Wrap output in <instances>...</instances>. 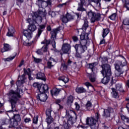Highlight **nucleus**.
I'll use <instances>...</instances> for the list:
<instances>
[{"label":"nucleus","mask_w":129,"mask_h":129,"mask_svg":"<svg viewBox=\"0 0 129 129\" xmlns=\"http://www.w3.org/2000/svg\"><path fill=\"white\" fill-rule=\"evenodd\" d=\"M9 101L11 104L12 110L7 111V115L13 116V121L11 122V124L14 127L18 126L19 122L22 120L21 115L19 113H16V104L17 101L22 97L23 95V90L19 88L16 91L14 90H10L7 94Z\"/></svg>","instance_id":"nucleus-1"},{"label":"nucleus","mask_w":129,"mask_h":129,"mask_svg":"<svg viewBox=\"0 0 129 129\" xmlns=\"http://www.w3.org/2000/svg\"><path fill=\"white\" fill-rule=\"evenodd\" d=\"M82 29L85 32H83L80 35V44H77L74 46L76 51V56L78 58L80 57V54L84 53L87 50V46L89 45V43L91 41L88 40V33L89 32H91V29L90 27H88L87 19L84 20V23Z\"/></svg>","instance_id":"nucleus-2"},{"label":"nucleus","mask_w":129,"mask_h":129,"mask_svg":"<svg viewBox=\"0 0 129 129\" xmlns=\"http://www.w3.org/2000/svg\"><path fill=\"white\" fill-rule=\"evenodd\" d=\"M42 17H45V13L42 11H39L33 13L32 19H27L26 20L27 23L29 24V26H28V31L31 32H35V30L37 29L38 22H42Z\"/></svg>","instance_id":"nucleus-3"},{"label":"nucleus","mask_w":129,"mask_h":129,"mask_svg":"<svg viewBox=\"0 0 129 129\" xmlns=\"http://www.w3.org/2000/svg\"><path fill=\"white\" fill-rule=\"evenodd\" d=\"M102 70L101 71L103 76H105L102 80L103 84H107L110 80V76H111V69L110 66L107 64L102 66Z\"/></svg>","instance_id":"nucleus-4"},{"label":"nucleus","mask_w":129,"mask_h":129,"mask_svg":"<svg viewBox=\"0 0 129 129\" xmlns=\"http://www.w3.org/2000/svg\"><path fill=\"white\" fill-rule=\"evenodd\" d=\"M96 66V63L94 62L92 63H89L87 64V67L88 68H89L90 69H91L92 72L93 73V75H89V79L91 81V82H94L95 81V77H96V73H97L98 71L97 69L95 68Z\"/></svg>","instance_id":"nucleus-5"},{"label":"nucleus","mask_w":129,"mask_h":129,"mask_svg":"<svg viewBox=\"0 0 129 129\" xmlns=\"http://www.w3.org/2000/svg\"><path fill=\"white\" fill-rule=\"evenodd\" d=\"M87 14L88 17L91 19L92 23H94L95 21H99L101 19L100 14H95L91 11L89 12H87Z\"/></svg>","instance_id":"nucleus-6"},{"label":"nucleus","mask_w":129,"mask_h":129,"mask_svg":"<svg viewBox=\"0 0 129 129\" xmlns=\"http://www.w3.org/2000/svg\"><path fill=\"white\" fill-rule=\"evenodd\" d=\"M66 116L67 118H68V122L67 123H64L63 127L64 129H69L70 126L73 125V124L74 123L73 117H72V116H71L70 115H67V114H66Z\"/></svg>","instance_id":"nucleus-7"},{"label":"nucleus","mask_w":129,"mask_h":129,"mask_svg":"<svg viewBox=\"0 0 129 129\" xmlns=\"http://www.w3.org/2000/svg\"><path fill=\"white\" fill-rule=\"evenodd\" d=\"M46 23H44L43 24H41L38 26V33L36 34L35 36V38L36 40H38L39 38H40V36H41V34L44 32V30H45L46 28Z\"/></svg>","instance_id":"nucleus-8"},{"label":"nucleus","mask_w":129,"mask_h":129,"mask_svg":"<svg viewBox=\"0 0 129 129\" xmlns=\"http://www.w3.org/2000/svg\"><path fill=\"white\" fill-rule=\"evenodd\" d=\"M49 89V87H48V85L41 84L39 87V91L40 93H47L48 92V90Z\"/></svg>","instance_id":"nucleus-9"},{"label":"nucleus","mask_w":129,"mask_h":129,"mask_svg":"<svg viewBox=\"0 0 129 129\" xmlns=\"http://www.w3.org/2000/svg\"><path fill=\"white\" fill-rule=\"evenodd\" d=\"M48 1L46 0H37L36 4L38 5L39 8H46L48 7Z\"/></svg>","instance_id":"nucleus-10"},{"label":"nucleus","mask_w":129,"mask_h":129,"mask_svg":"<svg viewBox=\"0 0 129 129\" xmlns=\"http://www.w3.org/2000/svg\"><path fill=\"white\" fill-rule=\"evenodd\" d=\"M81 3L78 4V7L77 10L79 12H85L86 10L84 8H83V6H85L86 5V0H80Z\"/></svg>","instance_id":"nucleus-11"},{"label":"nucleus","mask_w":129,"mask_h":129,"mask_svg":"<svg viewBox=\"0 0 129 129\" xmlns=\"http://www.w3.org/2000/svg\"><path fill=\"white\" fill-rule=\"evenodd\" d=\"M48 96L46 93H40L37 96V99L42 102H45Z\"/></svg>","instance_id":"nucleus-12"},{"label":"nucleus","mask_w":129,"mask_h":129,"mask_svg":"<svg viewBox=\"0 0 129 129\" xmlns=\"http://www.w3.org/2000/svg\"><path fill=\"white\" fill-rule=\"evenodd\" d=\"M96 122H97V120L93 117H87L86 119V124L89 125H94V124H96Z\"/></svg>","instance_id":"nucleus-13"},{"label":"nucleus","mask_w":129,"mask_h":129,"mask_svg":"<svg viewBox=\"0 0 129 129\" xmlns=\"http://www.w3.org/2000/svg\"><path fill=\"white\" fill-rule=\"evenodd\" d=\"M113 112V109L112 108H108L107 109L104 110L103 116L105 117H109L110 116V113Z\"/></svg>","instance_id":"nucleus-14"},{"label":"nucleus","mask_w":129,"mask_h":129,"mask_svg":"<svg viewBox=\"0 0 129 129\" xmlns=\"http://www.w3.org/2000/svg\"><path fill=\"white\" fill-rule=\"evenodd\" d=\"M71 48V46H70V44H64L62 45V51L63 53L64 54H66L70 51V48Z\"/></svg>","instance_id":"nucleus-15"},{"label":"nucleus","mask_w":129,"mask_h":129,"mask_svg":"<svg viewBox=\"0 0 129 129\" xmlns=\"http://www.w3.org/2000/svg\"><path fill=\"white\" fill-rule=\"evenodd\" d=\"M115 68L116 69V71H115V75L117 77H118V76H120V75L123 73V72L121 71V69L119 66L117 64L115 65Z\"/></svg>","instance_id":"nucleus-16"},{"label":"nucleus","mask_w":129,"mask_h":129,"mask_svg":"<svg viewBox=\"0 0 129 129\" xmlns=\"http://www.w3.org/2000/svg\"><path fill=\"white\" fill-rule=\"evenodd\" d=\"M16 33V30L13 26H10L8 28V32L7 33V36L8 37H13L14 34Z\"/></svg>","instance_id":"nucleus-17"},{"label":"nucleus","mask_w":129,"mask_h":129,"mask_svg":"<svg viewBox=\"0 0 129 129\" xmlns=\"http://www.w3.org/2000/svg\"><path fill=\"white\" fill-rule=\"evenodd\" d=\"M12 50V47L7 43H4V47L2 48L1 52L2 53H5V52H8Z\"/></svg>","instance_id":"nucleus-18"},{"label":"nucleus","mask_w":129,"mask_h":129,"mask_svg":"<svg viewBox=\"0 0 129 129\" xmlns=\"http://www.w3.org/2000/svg\"><path fill=\"white\" fill-rule=\"evenodd\" d=\"M24 35L28 40H30V39H32V32L31 31L28 30H24L23 32Z\"/></svg>","instance_id":"nucleus-19"},{"label":"nucleus","mask_w":129,"mask_h":129,"mask_svg":"<svg viewBox=\"0 0 129 129\" xmlns=\"http://www.w3.org/2000/svg\"><path fill=\"white\" fill-rule=\"evenodd\" d=\"M37 79H40L41 80H43V81H46V76L45 74L43 73L39 72L36 75Z\"/></svg>","instance_id":"nucleus-20"},{"label":"nucleus","mask_w":129,"mask_h":129,"mask_svg":"<svg viewBox=\"0 0 129 129\" xmlns=\"http://www.w3.org/2000/svg\"><path fill=\"white\" fill-rule=\"evenodd\" d=\"M122 60L121 61H118L115 65H118L120 67H123V66H125L126 65V60L124 57L122 56Z\"/></svg>","instance_id":"nucleus-21"},{"label":"nucleus","mask_w":129,"mask_h":129,"mask_svg":"<svg viewBox=\"0 0 129 129\" xmlns=\"http://www.w3.org/2000/svg\"><path fill=\"white\" fill-rule=\"evenodd\" d=\"M47 50H48V48H47V46H43L41 49H38L36 51V53L38 55H42L43 54L44 52H47Z\"/></svg>","instance_id":"nucleus-22"},{"label":"nucleus","mask_w":129,"mask_h":129,"mask_svg":"<svg viewBox=\"0 0 129 129\" xmlns=\"http://www.w3.org/2000/svg\"><path fill=\"white\" fill-rule=\"evenodd\" d=\"M17 56V53L15 52L13 56H10L9 57L6 58H3V60L4 62H10V61H12V60H14L16 56Z\"/></svg>","instance_id":"nucleus-23"},{"label":"nucleus","mask_w":129,"mask_h":129,"mask_svg":"<svg viewBox=\"0 0 129 129\" xmlns=\"http://www.w3.org/2000/svg\"><path fill=\"white\" fill-rule=\"evenodd\" d=\"M26 78H23V77H19L18 78V81L16 82V85L17 86H21L22 84L25 83V80Z\"/></svg>","instance_id":"nucleus-24"},{"label":"nucleus","mask_w":129,"mask_h":129,"mask_svg":"<svg viewBox=\"0 0 129 129\" xmlns=\"http://www.w3.org/2000/svg\"><path fill=\"white\" fill-rule=\"evenodd\" d=\"M56 64V61L54 60L53 58H50L47 62V66L48 68H51Z\"/></svg>","instance_id":"nucleus-25"},{"label":"nucleus","mask_w":129,"mask_h":129,"mask_svg":"<svg viewBox=\"0 0 129 129\" xmlns=\"http://www.w3.org/2000/svg\"><path fill=\"white\" fill-rule=\"evenodd\" d=\"M61 91V89L58 88H54L50 91L51 94L52 96L54 95L56 96L59 94V93Z\"/></svg>","instance_id":"nucleus-26"},{"label":"nucleus","mask_w":129,"mask_h":129,"mask_svg":"<svg viewBox=\"0 0 129 129\" xmlns=\"http://www.w3.org/2000/svg\"><path fill=\"white\" fill-rule=\"evenodd\" d=\"M76 92L77 93H84V92H86V89H84L83 87H77L76 89Z\"/></svg>","instance_id":"nucleus-27"},{"label":"nucleus","mask_w":129,"mask_h":129,"mask_svg":"<svg viewBox=\"0 0 129 129\" xmlns=\"http://www.w3.org/2000/svg\"><path fill=\"white\" fill-rule=\"evenodd\" d=\"M112 93L111 94L114 97V98H118V91H116L115 89L112 88Z\"/></svg>","instance_id":"nucleus-28"},{"label":"nucleus","mask_w":129,"mask_h":129,"mask_svg":"<svg viewBox=\"0 0 129 129\" xmlns=\"http://www.w3.org/2000/svg\"><path fill=\"white\" fill-rule=\"evenodd\" d=\"M24 73L22 75V77L25 78V75H31L32 72H31V70L30 69H27V70L26 69H24Z\"/></svg>","instance_id":"nucleus-29"},{"label":"nucleus","mask_w":129,"mask_h":129,"mask_svg":"<svg viewBox=\"0 0 129 129\" xmlns=\"http://www.w3.org/2000/svg\"><path fill=\"white\" fill-rule=\"evenodd\" d=\"M58 80H61V81H63L64 83H67L69 81V79L68 78V77L66 76H62L58 78Z\"/></svg>","instance_id":"nucleus-30"},{"label":"nucleus","mask_w":129,"mask_h":129,"mask_svg":"<svg viewBox=\"0 0 129 129\" xmlns=\"http://www.w3.org/2000/svg\"><path fill=\"white\" fill-rule=\"evenodd\" d=\"M10 123V119L4 118L1 121V124L5 125V124H9Z\"/></svg>","instance_id":"nucleus-31"},{"label":"nucleus","mask_w":129,"mask_h":129,"mask_svg":"<svg viewBox=\"0 0 129 129\" xmlns=\"http://www.w3.org/2000/svg\"><path fill=\"white\" fill-rule=\"evenodd\" d=\"M109 33V30H108V29H103V34H102L103 38H105V37L107 36V35H108Z\"/></svg>","instance_id":"nucleus-32"},{"label":"nucleus","mask_w":129,"mask_h":129,"mask_svg":"<svg viewBox=\"0 0 129 129\" xmlns=\"http://www.w3.org/2000/svg\"><path fill=\"white\" fill-rule=\"evenodd\" d=\"M123 3H124V7L129 11V0H122Z\"/></svg>","instance_id":"nucleus-33"},{"label":"nucleus","mask_w":129,"mask_h":129,"mask_svg":"<svg viewBox=\"0 0 129 129\" xmlns=\"http://www.w3.org/2000/svg\"><path fill=\"white\" fill-rule=\"evenodd\" d=\"M115 90L117 91H121V92L123 91V90L122 89V86H121V85L119 84L116 85Z\"/></svg>","instance_id":"nucleus-34"},{"label":"nucleus","mask_w":129,"mask_h":129,"mask_svg":"<svg viewBox=\"0 0 129 129\" xmlns=\"http://www.w3.org/2000/svg\"><path fill=\"white\" fill-rule=\"evenodd\" d=\"M73 103V96H70L68 97L67 104L69 105H71V103Z\"/></svg>","instance_id":"nucleus-35"},{"label":"nucleus","mask_w":129,"mask_h":129,"mask_svg":"<svg viewBox=\"0 0 129 129\" xmlns=\"http://www.w3.org/2000/svg\"><path fill=\"white\" fill-rule=\"evenodd\" d=\"M121 118L122 120H123L125 122H127V123H129V118L123 115H121Z\"/></svg>","instance_id":"nucleus-36"},{"label":"nucleus","mask_w":129,"mask_h":129,"mask_svg":"<svg viewBox=\"0 0 129 129\" xmlns=\"http://www.w3.org/2000/svg\"><path fill=\"white\" fill-rule=\"evenodd\" d=\"M57 32H58V29H55L51 32V38L54 40V38H56V35H57Z\"/></svg>","instance_id":"nucleus-37"},{"label":"nucleus","mask_w":129,"mask_h":129,"mask_svg":"<svg viewBox=\"0 0 129 129\" xmlns=\"http://www.w3.org/2000/svg\"><path fill=\"white\" fill-rule=\"evenodd\" d=\"M61 21L62 23H64V24H66L68 23L69 20H68V18H67V15H66V16H63L61 19Z\"/></svg>","instance_id":"nucleus-38"},{"label":"nucleus","mask_w":129,"mask_h":129,"mask_svg":"<svg viewBox=\"0 0 129 129\" xmlns=\"http://www.w3.org/2000/svg\"><path fill=\"white\" fill-rule=\"evenodd\" d=\"M46 122L48 123V124H50L51 123V122L53 121V118H52V117H47L46 119Z\"/></svg>","instance_id":"nucleus-39"},{"label":"nucleus","mask_w":129,"mask_h":129,"mask_svg":"<svg viewBox=\"0 0 129 129\" xmlns=\"http://www.w3.org/2000/svg\"><path fill=\"white\" fill-rule=\"evenodd\" d=\"M93 3H95L98 7H100V2L101 0H89Z\"/></svg>","instance_id":"nucleus-40"},{"label":"nucleus","mask_w":129,"mask_h":129,"mask_svg":"<svg viewBox=\"0 0 129 129\" xmlns=\"http://www.w3.org/2000/svg\"><path fill=\"white\" fill-rule=\"evenodd\" d=\"M41 44H45V46H43V47L46 46V48H47L48 45L50 44V40L45 39L44 41L41 42Z\"/></svg>","instance_id":"nucleus-41"},{"label":"nucleus","mask_w":129,"mask_h":129,"mask_svg":"<svg viewBox=\"0 0 129 129\" xmlns=\"http://www.w3.org/2000/svg\"><path fill=\"white\" fill-rule=\"evenodd\" d=\"M51 112H52V110L51 109H47L46 111V116L50 117L51 116Z\"/></svg>","instance_id":"nucleus-42"},{"label":"nucleus","mask_w":129,"mask_h":129,"mask_svg":"<svg viewBox=\"0 0 129 129\" xmlns=\"http://www.w3.org/2000/svg\"><path fill=\"white\" fill-rule=\"evenodd\" d=\"M123 24V25H125V26H129V18L124 19Z\"/></svg>","instance_id":"nucleus-43"},{"label":"nucleus","mask_w":129,"mask_h":129,"mask_svg":"<svg viewBox=\"0 0 129 129\" xmlns=\"http://www.w3.org/2000/svg\"><path fill=\"white\" fill-rule=\"evenodd\" d=\"M34 58V61L35 63H41V62H42V59L41 58H36L35 57H33Z\"/></svg>","instance_id":"nucleus-44"},{"label":"nucleus","mask_w":129,"mask_h":129,"mask_svg":"<svg viewBox=\"0 0 129 129\" xmlns=\"http://www.w3.org/2000/svg\"><path fill=\"white\" fill-rule=\"evenodd\" d=\"M109 18L110 20H112V21H114L115 19H116V14L114 13L112 14L110 17Z\"/></svg>","instance_id":"nucleus-45"},{"label":"nucleus","mask_w":129,"mask_h":129,"mask_svg":"<svg viewBox=\"0 0 129 129\" xmlns=\"http://www.w3.org/2000/svg\"><path fill=\"white\" fill-rule=\"evenodd\" d=\"M67 17L68 18V21H70V20H73V19H74L73 16H72L71 15H70L68 13L67 14Z\"/></svg>","instance_id":"nucleus-46"},{"label":"nucleus","mask_w":129,"mask_h":129,"mask_svg":"<svg viewBox=\"0 0 129 129\" xmlns=\"http://www.w3.org/2000/svg\"><path fill=\"white\" fill-rule=\"evenodd\" d=\"M33 87H37L38 89H39V88L40 86H41V84H39L38 83H35L33 85Z\"/></svg>","instance_id":"nucleus-47"},{"label":"nucleus","mask_w":129,"mask_h":129,"mask_svg":"<svg viewBox=\"0 0 129 129\" xmlns=\"http://www.w3.org/2000/svg\"><path fill=\"white\" fill-rule=\"evenodd\" d=\"M33 123L37 124L38 123V116H36L33 118Z\"/></svg>","instance_id":"nucleus-48"},{"label":"nucleus","mask_w":129,"mask_h":129,"mask_svg":"<svg viewBox=\"0 0 129 129\" xmlns=\"http://www.w3.org/2000/svg\"><path fill=\"white\" fill-rule=\"evenodd\" d=\"M75 106H76V109L77 110H79L80 108V106L79 105V104L77 102L75 103Z\"/></svg>","instance_id":"nucleus-49"},{"label":"nucleus","mask_w":129,"mask_h":129,"mask_svg":"<svg viewBox=\"0 0 129 129\" xmlns=\"http://www.w3.org/2000/svg\"><path fill=\"white\" fill-rule=\"evenodd\" d=\"M92 105V104H91V102L90 101H88L86 104V106L88 108L91 107Z\"/></svg>","instance_id":"nucleus-50"},{"label":"nucleus","mask_w":129,"mask_h":129,"mask_svg":"<svg viewBox=\"0 0 129 129\" xmlns=\"http://www.w3.org/2000/svg\"><path fill=\"white\" fill-rule=\"evenodd\" d=\"M85 85L86 86H87V87H89V86H91V87H92V85H91V84H90V83L88 82H86Z\"/></svg>","instance_id":"nucleus-51"},{"label":"nucleus","mask_w":129,"mask_h":129,"mask_svg":"<svg viewBox=\"0 0 129 129\" xmlns=\"http://www.w3.org/2000/svg\"><path fill=\"white\" fill-rule=\"evenodd\" d=\"M73 40L75 42H77L78 41V37L77 36H74L73 37Z\"/></svg>","instance_id":"nucleus-52"},{"label":"nucleus","mask_w":129,"mask_h":129,"mask_svg":"<svg viewBox=\"0 0 129 129\" xmlns=\"http://www.w3.org/2000/svg\"><path fill=\"white\" fill-rule=\"evenodd\" d=\"M25 122H30L31 121V118H26L24 120Z\"/></svg>","instance_id":"nucleus-53"},{"label":"nucleus","mask_w":129,"mask_h":129,"mask_svg":"<svg viewBox=\"0 0 129 129\" xmlns=\"http://www.w3.org/2000/svg\"><path fill=\"white\" fill-rule=\"evenodd\" d=\"M52 45L53 48H56V42H55L54 40L52 42Z\"/></svg>","instance_id":"nucleus-54"},{"label":"nucleus","mask_w":129,"mask_h":129,"mask_svg":"<svg viewBox=\"0 0 129 129\" xmlns=\"http://www.w3.org/2000/svg\"><path fill=\"white\" fill-rule=\"evenodd\" d=\"M66 5H67V3H63L61 4H59L58 5V8H62V7H63V6H66Z\"/></svg>","instance_id":"nucleus-55"},{"label":"nucleus","mask_w":129,"mask_h":129,"mask_svg":"<svg viewBox=\"0 0 129 129\" xmlns=\"http://www.w3.org/2000/svg\"><path fill=\"white\" fill-rule=\"evenodd\" d=\"M105 43V40L104 39L101 40L100 42V45H102V44H104Z\"/></svg>","instance_id":"nucleus-56"},{"label":"nucleus","mask_w":129,"mask_h":129,"mask_svg":"<svg viewBox=\"0 0 129 129\" xmlns=\"http://www.w3.org/2000/svg\"><path fill=\"white\" fill-rule=\"evenodd\" d=\"M23 65H24V61L23 60L21 61V62H20V63L19 66V67H21L23 66Z\"/></svg>","instance_id":"nucleus-57"},{"label":"nucleus","mask_w":129,"mask_h":129,"mask_svg":"<svg viewBox=\"0 0 129 129\" xmlns=\"http://www.w3.org/2000/svg\"><path fill=\"white\" fill-rule=\"evenodd\" d=\"M76 15L78 19H80L81 15L79 14V13H76Z\"/></svg>","instance_id":"nucleus-58"},{"label":"nucleus","mask_w":129,"mask_h":129,"mask_svg":"<svg viewBox=\"0 0 129 129\" xmlns=\"http://www.w3.org/2000/svg\"><path fill=\"white\" fill-rule=\"evenodd\" d=\"M25 45L26 46H31V45H32V43L31 42H28V43H26V44H25Z\"/></svg>","instance_id":"nucleus-59"},{"label":"nucleus","mask_w":129,"mask_h":129,"mask_svg":"<svg viewBox=\"0 0 129 129\" xmlns=\"http://www.w3.org/2000/svg\"><path fill=\"white\" fill-rule=\"evenodd\" d=\"M47 31H51V27L50 26H48L47 27Z\"/></svg>","instance_id":"nucleus-60"},{"label":"nucleus","mask_w":129,"mask_h":129,"mask_svg":"<svg viewBox=\"0 0 129 129\" xmlns=\"http://www.w3.org/2000/svg\"><path fill=\"white\" fill-rule=\"evenodd\" d=\"M28 77H29V80H33V78H32L31 77V75H28Z\"/></svg>","instance_id":"nucleus-61"},{"label":"nucleus","mask_w":129,"mask_h":129,"mask_svg":"<svg viewBox=\"0 0 129 129\" xmlns=\"http://www.w3.org/2000/svg\"><path fill=\"white\" fill-rule=\"evenodd\" d=\"M18 3L22 4V3L24 2V0H18Z\"/></svg>","instance_id":"nucleus-62"},{"label":"nucleus","mask_w":129,"mask_h":129,"mask_svg":"<svg viewBox=\"0 0 129 129\" xmlns=\"http://www.w3.org/2000/svg\"><path fill=\"white\" fill-rule=\"evenodd\" d=\"M126 100L127 101H129V95H128V97L126 98Z\"/></svg>","instance_id":"nucleus-63"},{"label":"nucleus","mask_w":129,"mask_h":129,"mask_svg":"<svg viewBox=\"0 0 129 129\" xmlns=\"http://www.w3.org/2000/svg\"><path fill=\"white\" fill-rule=\"evenodd\" d=\"M118 129H124V128L122 126H120V127H118Z\"/></svg>","instance_id":"nucleus-64"}]
</instances>
